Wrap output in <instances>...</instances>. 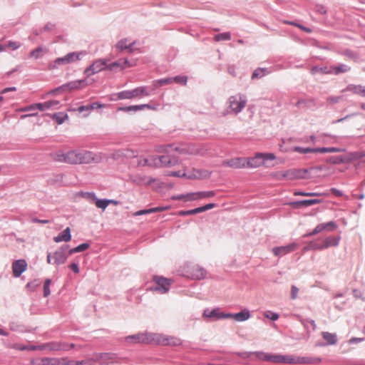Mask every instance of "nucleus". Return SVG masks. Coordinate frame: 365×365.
<instances>
[{
	"instance_id": "680f3d73",
	"label": "nucleus",
	"mask_w": 365,
	"mask_h": 365,
	"mask_svg": "<svg viewBox=\"0 0 365 365\" xmlns=\"http://www.w3.org/2000/svg\"><path fill=\"white\" fill-rule=\"evenodd\" d=\"M32 365H45L44 357L41 359H32L31 361Z\"/></svg>"
},
{
	"instance_id": "393cba45",
	"label": "nucleus",
	"mask_w": 365,
	"mask_h": 365,
	"mask_svg": "<svg viewBox=\"0 0 365 365\" xmlns=\"http://www.w3.org/2000/svg\"><path fill=\"white\" fill-rule=\"evenodd\" d=\"M343 91H350L354 94L365 97V87L361 85H349Z\"/></svg>"
},
{
	"instance_id": "338daca9",
	"label": "nucleus",
	"mask_w": 365,
	"mask_h": 365,
	"mask_svg": "<svg viewBox=\"0 0 365 365\" xmlns=\"http://www.w3.org/2000/svg\"><path fill=\"white\" fill-rule=\"evenodd\" d=\"M69 268L75 273L79 272V268L77 264L72 263L69 265Z\"/></svg>"
},
{
	"instance_id": "72a5a7b5",
	"label": "nucleus",
	"mask_w": 365,
	"mask_h": 365,
	"mask_svg": "<svg viewBox=\"0 0 365 365\" xmlns=\"http://www.w3.org/2000/svg\"><path fill=\"white\" fill-rule=\"evenodd\" d=\"M231 35L229 32L222 33L214 36V40L217 42L220 41H229Z\"/></svg>"
},
{
	"instance_id": "c03bdc74",
	"label": "nucleus",
	"mask_w": 365,
	"mask_h": 365,
	"mask_svg": "<svg viewBox=\"0 0 365 365\" xmlns=\"http://www.w3.org/2000/svg\"><path fill=\"white\" fill-rule=\"evenodd\" d=\"M43 53V48L41 47H38L30 53V56L36 59L41 57Z\"/></svg>"
},
{
	"instance_id": "49530a36",
	"label": "nucleus",
	"mask_w": 365,
	"mask_h": 365,
	"mask_svg": "<svg viewBox=\"0 0 365 365\" xmlns=\"http://www.w3.org/2000/svg\"><path fill=\"white\" fill-rule=\"evenodd\" d=\"M20 46H21V43L19 42L12 41H9L5 45V48L7 47V48H10L12 51L18 49L19 48H20Z\"/></svg>"
},
{
	"instance_id": "ea45409f",
	"label": "nucleus",
	"mask_w": 365,
	"mask_h": 365,
	"mask_svg": "<svg viewBox=\"0 0 365 365\" xmlns=\"http://www.w3.org/2000/svg\"><path fill=\"white\" fill-rule=\"evenodd\" d=\"M181 154H190V155H196L198 154L199 152L197 149H195L193 146H188L186 148H183L180 150Z\"/></svg>"
},
{
	"instance_id": "dca6fc26",
	"label": "nucleus",
	"mask_w": 365,
	"mask_h": 365,
	"mask_svg": "<svg viewBox=\"0 0 365 365\" xmlns=\"http://www.w3.org/2000/svg\"><path fill=\"white\" fill-rule=\"evenodd\" d=\"M89 84H91V83L85 78L83 80L69 82L68 83L63 85L62 88L63 90L74 91L81 89Z\"/></svg>"
},
{
	"instance_id": "13d9d810",
	"label": "nucleus",
	"mask_w": 365,
	"mask_h": 365,
	"mask_svg": "<svg viewBox=\"0 0 365 365\" xmlns=\"http://www.w3.org/2000/svg\"><path fill=\"white\" fill-rule=\"evenodd\" d=\"M186 201L197 200V192H190L186 194Z\"/></svg>"
},
{
	"instance_id": "69168bd1",
	"label": "nucleus",
	"mask_w": 365,
	"mask_h": 365,
	"mask_svg": "<svg viewBox=\"0 0 365 365\" xmlns=\"http://www.w3.org/2000/svg\"><path fill=\"white\" fill-rule=\"evenodd\" d=\"M138 165L139 166H148V158H140L138 161Z\"/></svg>"
},
{
	"instance_id": "ddd939ff",
	"label": "nucleus",
	"mask_w": 365,
	"mask_h": 365,
	"mask_svg": "<svg viewBox=\"0 0 365 365\" xmlns=\"http://www.w3.org/2000/svg\"><path fill=\"white\" fill-rule=\"evenodd\" d=\"M337 228V225L330 221L326 223H321L316 226V227L309 233L307 234L306 236L316 235L323 231L331 232Z\"/></svg>"
},
{
	"instance_id": "79ce46f5",
	"label": "nucleus",
	"mask_w": 365,
	"mask_h": 365,
	"mask_svg": "<svg viewBox=\"0 0 365 365\" xmlns=\"http://www.w3.org/2000/svg\"><path fill=\"white\" fill-rule=\"evenodd\" d=\"M168 175L186 178V169H184L183 171H170L168 173Z\"/></svg>"
},
{
	"instance_id": "6ab92c4d",
	"label": "nucleus",
	"mask_w": 365,
	"mask_h": 365,
	"mask_svg": "<svg viewBox=\"0 0 365 365\" xmlns=\"http://www.w3.org/2000/svg\"><path fill=\"white\" fill-rule=\"evenodd\" d=\"M150 339V336L144 333L128 336L125 338V341L129 343H148Z\"/></svg>"
},
{
	"instance_id": "c85d7f7f",
	"label": "nucleus",
	"mask_w": 365,
	"mask_h": 365,
	"mask_svg": "<svg viewBox=\"0 0 365 365\" xmlns=\"http://www.w3.org/2000/svg\"><path fill=\"white\" fill-rule=\"evenodd\" d=\"M349 70V68L344 64L331 67L329 71H327V73H334V74H339L341 73H345Z\"/></svg>"
},
{
	"instance_id": "9d476101",
	"label": "nucleus",
	"mask_w": 365,
	"mask_h": 365,
	"mask_svg": "<svg viewBox=\"0 0 365 365\" xmlns=\"http://www.w3.org/2000/svg\"><path fill=\"white\" fill-rule=\"evenodd\" d=\"M106 69L108 70V61L106 59H97L85 69L84 73L90 76Z\"/></svg>"
},
{
	"instance_id": "bf43d9fd",
	"label": "nucleus",
	"mask_w": 365,
	"mask_h": 365,
	"mask_svg": "<svg viewBox=\"0 0 365 365\" xmlns=\"http://www.w3.org/2000/svg\"><path fill=\"white\" fill-rule=\"evenodd\" d=\"M309 250H316L315 242H309V244L302 249V251L304 252H307Z\"/></svg>"
},
{
	"instance_id": "37998d69",
	"label": "nucleus",
	"mask_w": 365,
	"mask_h": 365,
	"mask_svg": "<svg viewBox=\"0 0 365 365\" xmlns=\"http://www.w3.org/2000/svg\"><path fill=\"white\" fill-rule=\"evenodd\" d=\"M51 283V280L49 279H47L45 281V282H44V284H43V296L45 297H48L50 294V293H51V291H50Z\"/></svg>"
},
{
	"instance_id": "de8ad7c7",
	"label": "nucleus",
	"mask_w": 365,
	"mask_h": 365,
	"mask_svg": "<svg viewBox=\"0 0 365 365\" xmlns=\"http://www.w3.org/2000/svg\"><path fill=\"white\" fill-rule=\"evenodd\" d=\"M100 108L101 107V106L100 104H98L96 103H93L92 105H90V106H80L78 108V110L79 112H83L84 110H91V109H94L96 108Z\"/></svg>"
},
{
	"instance_id": "e2e57ef3",
	"label": "nucleus",
	"mask_w": 365,
	"mask_h": 365,
	"mask_svg": "<svg viewBox=\"0 0 365 365\" xmlns=\"http://www.w3.org/2000/svg\"><path fill=\"white\" fill-rule=\"evenodd\" d=\"M150 213H151L150 209H147V210H141L137 211L133 214V215L139 216V215L150 214Z\"/></svg>"
},
{
	"instance_id": "4be33fe9",
	"label": "nucleus",
	"mask_w": 365,
	"mask_h": 365,
	"mask_svg": "<svg viewBox=\"0 0 365 365\" xmlns=\"http://www.w3.org/2000/svg\"><path fill=\"white\" fill-rule=\"evenodd\" d=\"M226 317L227 318H232L237 322H243L250 318V314L248 310H243L237 314L228 313L226 314Z\"/></svg>"
},
{
	"instance_id": "7ed1b4c3",
	"label": "nucleus",
	"mask_w": 365,
	"mask_h": 365,
	"mask_svg": "<svg viewBox=\"0 0 365 365\" xmlns=\"http://www.w3.org/2000/svg\"><path fill=\"white\" fill-rule=\"evenodd\" d=\"M85 55L83 51L68 53L63 57L57 58L48 65V70H54L58 68L60 66L71 64L80 61Z\"/></svg>"
},
{
	"instance_id": "9b49d317",
	"label": "nucleus",
	"mask_w": 365,
	"mask_h": 365,
	"mask_svg": "<svg viewBox=\"0 0 365 365\" xmlns=\"http://www.w3.org/2000/svg\"><path fill=\"white\" fill-rule=\"evenodd\" d=\"M299 247V244L297 242H292L287 245L274 247L272 249V252L276 257H283L291 252H294Z\"/></svg>"
},
{
	"instance_id": "4d7b16f0",
	"label": "nucleus",
	"mask_w": 365,
	"mask_h": 365,
	"mask_svg": "<svg viewBox=\"0 0 365 365\" xmlns=\"http://www.w3.org/2000/svg\"><path fill=\"white\" fill-rule=\"evenodd\" d=\"M187 80L186 76H176L173 78V82L175 81L177 83L185 85L187 83Z\"/></svg>"
},
{
	"instance_id": "09e8293b",
	"label": "nucleus",
	"mask_w": 365,
	"mask_h": 365,
	"mask_svg": "<svg viewBox=\"0 0 365 365\" xmlns=\"http://www.w3.org/2000/svg\"><path fill=\"white\" fill-rule=\"evenodd\" d=\"M264 316L267 318L270 319L272 321H276L279 318V314L274 312H272L270 311L265 312L264 313Z\"/></svg>"
},
{
	"instance_id": "5701e85b",
	"label": "nucleus",
	"mask_w": 365,
	"mask_h": 365,
	"mask_svg": "<svg viewBox=\"0 0 365 365\" xmlns=\"http://www.w3.org/2000/svg\"><path fill=\"white\" fill-rule=\"evenodd\" d=\"M71 240V230L69 227L66 228L61 233L53 237L55 242H68Z\"/></svg>"
},
{
	"instance_id": "0eeeda50",
	"label": "nucleus",
	"mask_w": 365,
	"mask_h": 365,
	"mask_svg": "<svg viewBox=\"0 0 365 365\" xmlns=\"http://www.w3.org/2000/svg\"><path fill=\"white\" fill-rule=\"evenodd\" d=\"M275 156L272 153H257L254 157L246 158V165L249 168H257L264 165L267 160H274Z\"/></svg>"
},
{
	"instance_id": "8fccbe9b",
	"label": "nucleus",
	"mask_w": 365,
	"mask_h": 365,
	"mask_svg": "<svg viewBox=\"0 0 365 365\" xmlns=\"http://www.w3.org/2000/svg\"><path fill=\"white\" fill-rule=\"evenodd\" d=\"M173 83V78H163L158 80L156 81V86H163L164 85L170 84Z\"/></svg>"
},
{
	"instance_id": "3c124183",
	"label": "nucleus",
	"mask_w": 365,
	"mask_h": 365,
	"mask_svg": "<svg viewBox=\"0 0 365 365\" xmlns=\"http://www.w3.org/2000/svg\"><path fill=\"white\" fill-rule=\"evenodd\" d=\"M296 195L302 196H328L327 193H318V192H298Z\"/></svg>"
},
{
	"instance_id": "7c9ffc66",
	"label": "nucleus",
	"mask_w": 365,
	"mask_h": 365,
	"mask_svg": "<svg viewBox=\"0 0 365 365\" xmlns=\"http://www.w3.org/2000/svg\"><path fill=\"white\" fill-rule=\"evenodd\" d=\"M323 339L327 341L329 344H335L336 342V334L329 333V332H322Z\"/></svg>"
},
{
	"instance_id": "f704fd0d",
	"label": "nucleus",
	"mask_w": 365,
	"mask_h": 365,
	"mask_svg": "<svg viewBox=\"0 0 365 365\" xmlns=\"http://www.w3.org/2000/svg\"><path fill=\"white\" fill-rule=\"evenodd\" d=\"M45 365H61V358L44 357Z\"/></svg>"
},
{
	"instance_id": "a19ab883",
	"label": "nucleus",
	"mask_w": 365,
	"mask_h": 365,
	"mask_svg": "<svg viewBox=\"0 0 365 365\" xmlns=\"http://www.w3.org/2000/svg\"><path fill=\"white\" fill-rule=\"evenodd\" d=\"M341 151V149L337 148H317V153H338Z\"/></svg>"
},
{
	"instance_id": "774afa93",
	"label": "nucleus",
	"mask_w": 365,
	"mask_h": 365,
	"mask_svg": "<svg viewBox=\"0 0 365 365\" xmlns=\"http://www.w3.org/2000/svg\"><path fill=\"white\" fill-rule=\"evenodd\" d=\"M330 190L336 196L340 197L343 195V192L336 188L333 187Z\"/></svg>"
},
{
	"instance_id": "f3484780",
	"label": "nucleus",
	"mask_w": 365,
	"mask_h": 365,
	"mask_svg": "<svg viewBox=\"0 0 365 365\" xmlns=\"http://www.w3.org/2000/svg\"><path fill=\"white\" fill-rule=\"evenodd\" d=\"M247 159L245 158H237L230 160L223 161L222 165L228 166L232 168L239 169L247 167Z\"/></svg>"
},
{
	"instance_id": "a18cd8bd",
	"label": "nucleus",
	"mask_w": 365,
	"mask_h": 365,
	"mask_svg": "<svg viewBox=\"0 0 365 365\" xmlns=\"http://www.w3.org/2000/svg\"><path fill=\"white\" fill-rule=\"evenodd\" d=\"M294 150L299 153H317V148H304L301 147L294 148Z\"/></svg>"
},
{
	"instance_id": "603ef678",
	"label": "nucleus",
	"mask_w": 365,
	"mask_h": 365,
	"mask_svg": "<svg viewBox=\"0 0 365 365\" xmlns=\"http://www.w3.org/2000/svg\"><path fill=\"white\" fill-rule=\"evenodd\" d=\"M43 103V107H44V110H45L49 109L50 108H51L53 106H57L58 104V102L57 101L53 100V101H46Z\"/></svg>"
},
{
	"instance_id": "412c9836",
	"label": "nucleus",
	"mask_w": 365,
	"mask_h": 365,
	"mask_svg": "<svg viewBox=\"0 0 365 365\" xmlns=\"http://www.w3.org/2000/svg\"><path fill=\"white\" fill-rule=\"evenodd\" d=\"M227 314L220 312V309H214L212 310L205 309L202 314L204 318H215L216 319L221 318H227Z\"/></svg>"
},
{
	"instance_id": "052dcab7",
	"label": "nucleus",
	"mask_w": 365,
	"mask_h": 365,
	"mask_svg": "<svg viewBox=\"0 0 365 365\" xmlns=\"http://www.w3.org/2000/svg\"><path fill=\"white\" fill-rule=\"evenodd\" d=\"M299 288L293 285L291 288V297L292 299H296L298 297Z\"/></svg>"
},
{
	"instance_id": "4468645a",
	"label": "nucleus",
	"mask_w": 365,
	"mask_h": 365,
	"mask_svg": "<svg viewBox=\"0 0 365 365\" xmlns=\"http://www.w3.org/2000/svg\"><path fill=\"white\" fill-rule=\"evenodd\" d=\"M211 173L206 170H197L192 168L191 170L186 169V178L190 180H200L210 178Z\"/></svg>"
},
{
	"instance_id": "4c0bfd02",
	"label": "nucleus",
	"mask_w": 365,
	"mask_h": 365,
	"mask_svg": "<svg viewBox=\"0 0 365 365\" xmlns=\"http://www.w3.org/2000/svg\"><path fill=\"white\" fill-rule=\"evenodd\" d=\"M89 247V245L87 244V243H83L73 249H71L70 251H69V254H73V253H75V252H83V251H85L86 250H87L88 248Z\"/></svg>"
},
{
	"instance_id": "20e7f679",
	"label": "nucleus",
	"mask_w": 365,
	"mask_h": 365,
	"mask_svg": "<svg viewBox=\"0 0 365 365\" xmlns=\"http://www.w3.org/2000/svg\"><path fill=\"white\" fill-rule=\"evenodd\" d=\"M148 166L159 168V167H172L178 164V159L175 156H157L151 155L148 158Z\"/></svg>"
},
{
	"instance_id": "39448f33",
	"label": "nucleus",
	"mask_w": 365,
	"mask_h": 365,
	"mask_svg": "<svg viewBox=\"0 0 365 365\" xmlns=\"http://www.w3.org/2000/svg\"><path fill=\"white\" fill-rule=\"evenodd\" d=\"M149 95L150 92L146 86L137 87L133 90L123 91L116 94L117 99L119 100L141 98Z\"/></svg>"
},
{
	"instance_id": "e433bc0d",
	"label": "nucleus",
	"mask_w": 365,
	"mask_h": 365,
	"mask_svg": "<svg viewBox=\"0 0 365 365\" xmlns=\"http://www.w3.org/2000/svg\"><path fill=\"white\" fill-rule=\"evenodd\" d=\"M53 118L56 120L58 124H61L68 118V115L63 113H58L53 114Z\"/></svg>"
},
{
	"instance_id": "f257e3e1",
	"label": "nucleus",
	"mask_w": 365,
	"mask_h": 365,
	"mask_svg": "<svg viewBox=\"0 0 365 365\" xmlns=\"http://www.w3.org/2000/svg\"><path fill=\"white\" fill-rule=\"evenodd\" d=\"M53 160L71 165L88 164L95 161V155L86 150L57 151L51 154Z\"/></svg>"
},
{
	"instance_id": "b1692460",
	"label": "nucleus",
	"mask_w": 365,
	"mask_h": 365,
	"mask_svg": "<svg viewBox=\"0 0 365 365\" xmlns=\"http://www.w3.org/2000/svg\"><path fill=\"white\" fill-rule=\"evenodd\" d=\"M134 44V42H131L128 38L122 39L119 41L115 45V48L120 51H123L124 50H128V52H132V46Z\"/></svg>"
},
{
	"instance_id": "c756f323",
	"label": "nucleus",
	"mask_w": 365,
	"mask_h": 365,
	"mask_svg": "<svg viewBox=\"0 0 365 365\" xmlns=\"http://www.w3.org/2000/svg\"><path fill=\"white\" fill-rule=\"evenodd\" d=\"M107 356H108L107 354H103V353L96 354L93 355L92 358H91L88 360H85L86 361H89V362H87V363L84 364L83 365H94L95 362L101 361L104 359H106Z\"/></svg>"
},
{
	"instance_id": "2eb2a0df",
	"label": "nucleus",
	"mask_w": 365,
	"mask_h": 365,
	"mask_svg": "<svg viewBox=\"0 0 365 365\" xmlns=\"http://www.w3.org/2000/svg\"><path fill=\"white\" fill-rule=\"evenodd\" d=\"M27 268V262L25 259L15 260L12 263V272L15 277H19L26 271Z\"/></svg>"
},
{
	"instance_id": "bb28decb",
	"label": "nucleus",
	"mask_w": 365,
	"mask_h": 365,
	"mask_svg": "<svg viewBox=\"0 0 365 365\" xmlns=\"http://www.w3.org/2000/svg\"><path fill=\"white\" fill-rule=\"evenodd\" d=\"M53 258L54 259V264H63L67 260V256L63 250H57L53 253Z\"/></svg>"
},
{
	"instance_id": "f8f14e48",
	"label": "nucleus",
	"mask_w": 365,
	"mask_h": 365,
	"mask_svg": "<svg viewBox=\"0 0 365 365\" xmlns=\"http://www.w3.org/2000/svg\"><path fill=\"white\" fill-rule=\"evenodd\" d=\"M40 349L48 350L49 351H67L68 345L62 341H51L39 345Z\"/></svg>"
},
{
	"instance_id": "0e129e2a",
	"label": "nucleus",
	"mask_w": 365,
	"mask_h": 365,
	"mask_svg": "<svg viewBox=\"0 0 365 365\" xmlns=\"http://www.w3.org/2000/svg\"><path fill=\"white\" fill-rule=\"evenodd\" d=\"M168 209V207H156L150 208V211H151V213H154V212H163Z\"/></svg>"
},
{
	"instance_id": "1a4fd4ad",
	"label": "nucleus",
	"mask_w": 365,
	"mask_h": 365,
	"mask_svg": "<svg viewBox=\"0 0 365 365\" xmlns=\"http://www.w3.org/2000/svg\"><path fill=\"white\" fill-rule=\"evenodd\" d=\"M153 281L156 286L153 288V290L158 292L160 294L168 292L173 283L171 279L160 276H154Z\"/></svg>"
},
{
	"instance_id": "5fc2aeb1",
	"label": "nucleus",
	"mask_w": 365,
	"mask_h": 365,
	"mask_svg": "<svg viewBox=\"0 0 365 365\" xmlns=\"http://www.w3.org/2000/svg\"><path fill=\"white\" fill-rule=\"evenodd\" d=\"M83 197H85L86 199H87L88 200H89L91 202H94L95 200L97 199L95 193H93V192H85L83 195Z\"/></svg>"
},
{
	"instance_id": "a878e982",
	"label": "nucleus",
	"mask_w": 365,
	"mask_h": 365,
	"mask_svg": "<svg viewBox=\"0 0 365 365\" xmlns=\"http://www.w3.org/2000/svg\"><path fill=\"white\" fill-rule=\"evenodd\" d=\"M353 159V157L350 155L344 157V156H331L329 157L327 161L331 164H341L344 163H347L351 161Z\"/></svg>"
},
{
	"instance_id": "a211bd4d",
	"label": "nucleus",
	"mask_w": 365,
	"mask_h": 365,
	"mask_svg": "<svg viewBox=\"0 0 365 365\" xmlns=\"http://www.w3.org/2000/svg\"><path fill=\"white\" fill-rule=\"evenodd\" d=\"M133 65L131 64L126 58H120L118 61L112 63L108 64V70L115 71L116 69L123 70L125 68H130Z\"/></svg>"
},
{
	"instance_id": "58836bf2",
	"label": "nucleus",
	"mask_w": 365,
	"mask_h": 365,
	"mask_svg": "<svg viewBox=\"0 0 365 365\" xmlns=\"http://www.w3.org/2000/svg\"><path fill=\"white\" fill-rule=\"evenodd\" d=\"M94 203L98 208L102 209L103 210L108 206V202H107L106 200L96 199Z\"/></svg>"
},
{
	"instance_id": "6e6d98bb",
	"label": "nucleus",
	"mask_w": 365,
	"mask_h": 365,
	"mask_svg": "<svg viewBox=\"0 0 365 365\" xmlns=\"http://www.w3.org/2000/svg\"><path fill=\"white\" fill-rule=\"evenodd\" d=\"M265 74V71L262 68H258V69H256L253 73H252V78H260V77H262L263 76H264Z\"/></svg>"
},
{
	"instance_id": "c9c22d12",
	"label": "nucleus",
	"mask_w": 365,
	"mask_h": 365,
	"mask_svg": "<svg viewBox=\"0 0 365 365\" xmlns=\"http://www.w3.org/2000/svg\"><path fill=\"white\" fill-rule=\"evenodd\" d=\"M197 192L198 200L203 198H210L215 195V192L214 191H202Z\"/></svg>"
},
{
	"instance_id": "6e6552de",
	"label": "nucleus",
	"mask_w": 365,
	"mask_h": 365,
	"mask_svg": "<svg viewBox=\"0 0 365 365\" xmlns=\"http://www.w3.org/2000/svg\"><path fill=\"white\" fill-rule=\"evenodd\" d=\"M340 237L329 236L324 239H317L315 240L316 250H322L331 247H336L339 245Z\"/></svg>"
},
{
	"instance_id": "cd10ccee",
	"label": "nucleus",
	"mask_w": 365,
	"mask_h": 365,
	"mask_svg": "<svg viewBox=\"0 0 365 365\" xmlns=\"http://www.w3.org/2000/svg\"><path fill=\"white\" fill-rule=\"evenodd\" d=\"M322 202V200H319V199L304 200L295 202L293 203V205L296 207H299L300 206L308 207V206H311L312 205L321 203Z\"/></svg>"
},
{
	"instance_id": "864d4df0",
	"label": "nucleus",
	"mask_w": 365,
	"mask_h": 365,
	"mask_svg": "<svg viewBox=\"0 0 365 365\" xmlns=\"http://www.w3.org/2000/svg\"><path fill=\"white\" fill-rule=\"evenodd\" d=\"M119 110H123V111H127V112H128V111H138V110H140L139 105L130 106H128V107L120 108Z\"/></svg>"
},
{
	"instance_id": "2f4dec72",
	"label": "nucleus",
	"mask_w": 365,
	"mask_h": 365,
	"mask_svg": "<svg viewBox=\"0 0 365 365\" xmlns=\"http://www.w3.org/2000/svg\"><path fill=\"white\" fill-rule=\"evenodd\" d=\"M86 361L68 360V358H61V365H83L87 363Z\"/></svg>"
},
{
	"instance_id": "423d86ee",
	"label": "nucleus",
	"mask_w": 365,
	"mask_h": 365,
	"mask_svg": "<svg viewBox=\"0 0 365 365\" xmlns=\"http://www.w3.org/2000/svg\"><path fill=\"white\" fill-rule=\"evenodd\" d=\"M246 103V98L240 94L230 96L228 99V112L238 113L245 107Z\"/></svg>"
},
{
	"instance_id": "aec40b11",
	"label": "nucleus",
	"mask_w": 365,
	"mask_h": 365,
	"mask_svg": "<svg viewBox=\"0 0 365 365\" xmlns=\"http://www.w3.org/2000/svg\"><path fill=\"white\" fill-rule=\"evenodd\" d=\"M157 340L163 345L178 346L181 344L180 339L173 336L158 335Z\"/></svg>"
},
{
	"instance_id": "473e14b6",
	"label": "nucleus",
	"mask_w": 365,
	"mask_h": 365,
	"mask_svg": "<svg viewBox=\"0 0 365 365\" xmlns=\"http://www.w3.org/2000/svg\"><path fill=\"white\" fill-rule=\"evenodd\" d=\"M193 276L197 279H201L205 277L206 272L201 267H196L194 269Z\"/></svg>"
},
{
	"instance_id": "f03ea898",
	"label": "nucleus",
	"mask_w": 365,
	"mask_h": 365,
	"mask_svg": "<svg viewBox=\"0 0 365 365\" xmlns=\"http://www.w3.org/2000/svg\"><path fill=\"white\" fill-rule=\"evenodd\" d=\"M258 357L264 361L273 363L312 364L320 363L322 359L315 356L294 357L292 355L268 354L261 353Z\"/></svg>"
}]
</instances>
